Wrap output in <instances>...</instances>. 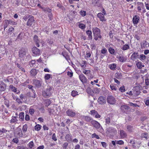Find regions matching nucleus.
Instances as JSON below:
<instances>
[{
    "mask_svg": "<svg viewBox=\"0 0 149 149\" xmlns=\"http://www.w3.org/2000/svg\"><path fill=\"white\" fill-rule=\"evenodd\" d=\"M128 109V107L125 105H122L120 107L121 110L123 111H125V109Z\"/></svg>",
    "mask_w": 149,
    "mask_h": 149,
    "instance_id": "obj_33",
    "label": "nucleus"
},
{
    "mask_svg": "<svg viewBox=\"0 0 149 149\" xmlns=\"http://www.w3.org/2000/svg\"><path fill=\"white\" fill-rule=\"evenodd\" d=\"M139 18L137 15H135L133 16V24H137L139 20Z\"/></svg>",
    "mask_w": 149,
    "mask_h": 149,
    "instance_id": "obj_15",
    "label": "nucleus"
},
{
    "mask_svg": "<svg viewBox=\"0 0 149 149\" xmlns=\"http://www.w3.org/2000/svg\"><path fill=\"white\" fill-rule=\"evenodd\" d=\"M14 30V28L12 27H9V29L8 31V32L10 34L12 33V32Z\"/></svg>",
    "mask_w": 149,
    "mask_h": 149,
    "instance_id": "obj_44",
    "label": "nucleus"
},
{
    "mask_svg": "<svg viewBox=\"0 0 149 149\" xmlns=\"http://www.w3.org/2000/svg\"><path fill=\"white\" fill-rule=\"evenodd\" d=\"M30 73L32 75L35 76L36 74L37 73V72L36 69H32L31 70Z\"/></svg>",
    "mask_w": 149,
    "mask_h": 149,
    "instance_id": "obj_34",
    "label": "nucleus"
},
{
    "mask_svg": "<svg viewBox=\"0 0 149 149\" xmlns=\"http://www.w3.org/2000/svg\"><path fill=\"white\" fill-rule=\"evenodd\" d=\"M82 70L83 73L86 75L88 76V78L89 79H92L93 77V75L91 74L90 73V70L83 69H82Z\"/></svg>",
    "mask_w": 149,
    "mask_h": 149,
    "instance_id": "obj_8",
    "label": "nucleus"
},
{
    "mask_svg": "<svg viewBox=\"0 0 149 149\" xmlns=\"http://www.w3.org/2000/svg\"><path fill=\"white\" fill-rule=\"evenodd\" d=\"M83 118L87 122H90L92 120H93L91 118L88 116H83Z\"/></svg>",
    "mask_w": 149,
    "mask_h": 149,
    "instance_id": "obj_22",
    "label": "nucleus"
},
{
    "mask_svg": "<svg viewBox=\"0 0 149 149\" xmlns=\"http://www.w3.org/2000/svg\"><path fill=\"white\" fill-rule=\"evenodd\" d=\"M116 142L117 144L119 145H122L124 143L123 141L121 140L116 141Z\"/></svg>",
    "mask_w": 149,
    "mask_h": 149,
    "instance_id": "obj_52",
    "label": "nucleus"
},
{
    "mask_svg": "<svg viewBox=\"0 0 149 149\" xmlns=\"http://www.w3.org/2000/svg\"><path fill=\"white\" fill-rule=\"evenodd\" d=\"M141 88L140 86H136L134 88L133 94L134 96H137L140 93V91Z\"/></svg>",
    "mask_w": 149,
    "mask_h": 149,
    "instance_id": "obj_7",
    "label": "nucleus"
},
{
    "mask_svg": "<svg viewBox=\"0 0 149 149\" xmlns=\"http://www.w3.org/2000/svg\"><path fill=\"white\" fill-rule=\"evenodd\" d=\"M106 99L104 97L102 96H100L98 99L97 101L98 103L101 104H105L106 102Z\"/></svg>",
    "mask_w": 149,
    "mask_h": 149,
    "instance_id": "obj_11",
    "label": "nucleus"
},
{
    "mask_svg": "<svg viewBox=\"0 0 149 149\" xmlns=\"http://www.w3.org/2000/svg\"><path fill=\"white\" fill-rule=\"evenodd\" d=\"M17 117H13L12 119L10 120V123H14L18 121V120L17 118Z\"/></svg>",
    "mask_w": 149,
    "mask_h": 149,
    "instance_id": "obj_32",
    "label": "nucleus"
},
{
    "mask_svg": "<svg viewBox=\"0 0 149 149\" xmlns=\"http://www.w3.org/2000/svg\"><path fill=\"white\" fill-rule=\"evenodd\" d=\"M116 65L115 63H112L109 65V68L112 70H114L116 69Z\"/></svg>",
    "mask_w": 149,
    "mask_h": 149,
    "instance_id": "obj_24",
    "label": "nucleus"
},
{
    "mask_svg": "<svg viewBox=\"0 0 149 149\" xmlns=\"http://www.w3.org/2000/svg\"><path fill=\"white\" fill-rule=\"evenodd\" d=\"M116 99L113 96H109L107 98V102L110 104H114L116 103Z\"/></svg>",
    "mask_w": 149,
    "mask_h": 149,
    "instance_id": "obj_6",
    "label": "nucleus"
},
{
    "mask_svg": "<svg viewBox=\"0 0 149 149\" xmlns=\"http://www.w3.org/2000/svg\"><path fill=\"white\" fill-rule=\"evenodd\" d=\"M24 114L23 112H21L19 114V118L21 120H23L24 118Z\"/></svg>",
    "mask_w": 149,
    "mask_h": 149,
    "instance_id": "obj_36",
    "label": "nucleus"
},
{
    "mask_svg": "<svg viewBox=\"0 0 149 149\" xmlns=\"http://www.w3.org/2000/svg\"><path fill=\"white\" fill-rule=\"evenodd\" d=\"M93 32L94 34V38L97 40L98 38H100L101 37L100 35V30L96 27L93 28Z\"/></svg>",
    "mask_w": 149,
    "mask_h": 149,
    "instance_id": "obj_2",
    "label": "nucleus"
},
{
    "mask_svg": "<svg viewBox=\"0 0 149 149\" xmlns=\"http://www.w3.org/2000/svg\"><path fill=\"white\" fill-rule=\"evenodd\" d=\"M136 65L137 68L139 69H141L144 67V65H143L142 63L140 62H138Z\"/></svg>",
    "mask_w": 149,
    "mask_h": 149,
    "instance_id": "obj_27",
    "label": "nucleus"
},
{
    "mask_svg": "<svg viewBox=\"0 0 149 149\" xmlns=\"http://www.w3.org/2000/svg\"><path fill=\"white\" fill-rule=\"evenodd\" d=\"M146 56L143 54H141L140 55L139 58V59L142 61H143L146 58Z\"/></svg>",
    "mask_w": 149,
    "mask_h": 149,
    "instance_id": "obj_35",
    "label": "nucleus"
},
{
    "mask_svg": "<svg viewBox=\"0 0 149 149\" xmlns=\"http://www.w3.org/2000/svg\"><path fill=\"white\" fill-rule=\"evenodd\" d=\"M143 4L142 3H140L139 6L138 7V9L139 10H141V9L143 8Z\"/></svg>",
    "mask_w": 149,
    "mask_h": 149,
    "instance_id": "obj_53",
    "label": "nucleus"
},
{
    "mask_svg": "<svg viewBox=\"0 0 149 149\" xmlns=\"http://www.w3.org/2000/svg\"><path fill=\"white\" fill-rule=\"evenodd\" d=\"M116 57L118 60H119L120 62H123L127 60L126 58L123 56H117Z\"/></svg>",
    "mask_w": 149,
    "mask_h": 149,
    "instance_id": "obj_17",
    "label": "nucleus"
},
{
    "mask_svg": "<svg viewBox=\"0 0 149 149\" xmlns=\"http://www.w3.org/2000/svg\"><path fill=\"white\" fill-rule=\"evenodd\" d=\"M66 113L68 116L73 117L75 116L76 113L74 112L71 110H68L66 111Z\"/></svg>",
    "mask_w": 149,
    "mask_h": 149,
    "instance_id": "obj_12",
    "label": "nucleus"
},
{
    "mask_svg": "<svg viewBox=\"0 0 149 149\" xmlns=\"http://www.w3.org/2000/svg\"><path fill=\"white\" fill-rule=\"evenodd\" d=\"M119 90L122 92H125V89L124 86H123L120 87Z\"/></svg>",
    "mask_w": 149,
    "mask_h": 149,
    "instance_id": "obj_59",
    "label": "nucleus"
},
{
    "mask_svg": "<svg viewBox=\"0 0 149 149\" xmlns=\"http://www.w3.org/2000/svg\"><path fill=\"white\" fill-rule=\"evenodd\" d=\"M86 61H82L81 62V64L80 65L81 66L82 68L86 66Z\"/></svg>",
    "mask_w": 149,
    "mask_h": 149,
    "instance_id": "obj_47",
    "label": "nucleus"
},
{
    "mask_svg": "<svg viewBox=\"0 0 149 149\" xmlns=\"http://www.w3.org/2000/svg\"><path fill=\"white\" fill-rule=\"evenodd\" d=\"M129 48V47L128 45H125L122 47V49L124 50H126L128 49Z\"/></svg>",
    "mask_w": 149,
    "mask_h": 149,
    "instance_id": "obj_45",
    "label": "nucleus"
},
{
    "mask_svg": "<svg viewBox=\"0 0 149 149\" xmlns=\"http://www.w3.org/2000/svg\"><path fill=\"white\" fill-rule=\"evenodd\" d=\"M79 27L82 29H84L85 28V25L83 24H79Z\"/></svg>",
    "mask_w": 149,
    "mask_h": 149,
    "instance_id": "obj_55",
    "label": "nucleus"
},
{
    "mask_svg": "<svg viewBox=\"0 0 149 149\" xmlns=\"http://www.w3.org/2000/svg\"><path fill=\"white\" fill-rule=\"evenodd\" d=\"M27 125L26 124H25L23 125L22 128V131L23 132H26L27 130Z\"/></svg>",
    "mask_w": 149,
    "mask_h": 149,
    "instance_id": "obj_42",
    "label": "nucleus"
},
{
    "mask_svg": "<svg viewBox=\"0 0 149 149\" xmlns=\"http://www.w3.org/2000/svg\"><path fill=\"white\" fill-rule=\"evenodd\" d=\"M141 135L143 137H144L146 139L147 138L148 136L147 133H143Z\"/></svg>",
    "mask_w": 149,
    "mask_h": 149,
    "instance_id": "obj_60",
    "label": "nucleus"
},
{
    "mask_svg": "<svg viewBox=\"0 0 149 149\" xmlns=\"http://www.w3.org/2000/svg\"><path fill=\"white\" fill-rule=\"evenodd\" d=\"M5 104L7 107H8L9 106V101L8 100H6L5 102Z\"/></svg>",
    "mask_w": 149,
    "mask_h": 149,
    "instance_id": "obj_61",
    "label": "nucleus"
},
{
    "mask_svg": "<svg viewBox=\"0 0 149 149\" xmlns=\"http://www.w3.org/2000/svg\"><path fill=\"white\" fill-rule=\"evenodd\" d=\"M54 109L56 110V107L53 105V106L49 110V112L50 114L55 115L59 113L60 111V109H59V110H57L56 111H55Z\"/></svg>",
    "mask_w": 149,
    "mask_h": 149,
    "instance_id": "obj_5",
    "label": "nucleus"
},
{
    "mask_svg": "<svg viewBox=\"0 0 149 149\" xmlns=\"http://www.w3.org/2000/svg\"><path fill=\"white\" fill-rule=\"evenodd\" d=\"M10 22H11V21L10 20H6L5 21L4 24V29L7 27L9 24H10Z\"/></svg>",
    "mask_w": 149,
    "mask_h": 149,
    "instance_id": "obj_23",
    "label": "nucleus"
},
{
    "mask_svg": "<svg viewBox=\"0 0 149 149\" xmlns=\"http://www.w3.org/2000/svg\"><path fill=\"white\" fill-rule=\"evenodd\" d=\"M109 53L111 54H113L115 52V50L114 49L111 47H110L109 49Z\"/></svg>",
    "mask_w": 149,
    "mask_h": 149,
    "instance_id": "obj_41",
    "label": "nucleus"
},
{
    "mask_svg": "<svg viewBox=\"0 0 149 149\" xmlns=\"http://www.w3.org/2000/svg\"><path fill=\"white\" fill-rule=\"evenodd\" d=\"M120 135L121 138H124L126 136V134L125 133L123 130L120 131Z\"/></svg>",
    "mask_w": 149,
    "mask_h": 149,
    "instance_id": "obj_28",
    "label": "nucleus"
},
{
    "mask_svg": "<svg viewBox=\"0 0 149 149\" xmlns=\"http://www.w3.org/2000/svg\"><path fill=\"white\" fill-rule=\"evenodd\" d=\"M41 127L40 125L39 124L37 125L35 127V129L38 131H39L40 130Z\"/></svg>",
    "mask_w": 149,
    "mask_h": 149,
    "instance_id": "obj_37",
    "label": "nucleus"
},
{
    "mask_svg": "<svg viewBox=\"0 0 149 149\" xmlns=\"http://www.w3.org/2000/svg\"><path fill=\"white\" fill-rule=\"evenodd\" d=\"M10 89L13 92H14L17 93V94H18L19 93V90L17 91L16 88L13 87V85H10Z\"/></svg>",
    "mask_w": 149,
    "mask_h": 149,
    "instance_id": "obj_21",
    "label": "nucleus"
},
{
    "mask_svg": "<svg viewBox=\"0 0 149 149\" xmlns=\"http://www.w3.org/2000/svg\"><path fill=\"white\" fill-rule=\"evenodd\" d=\"M145 81L146 85L148 86L149 84V79H146Z\"/></svg>",
    "mask_w": 149,
    "mask_h": 149,
    "instance_id": "obj_63",
    "label": "nucleus"
},
{
    "mask_svg": "<svg viewBox=\"0 0 149 149\" xmlns=\"http://www.w3.org/2000/svg\"><path fill=\"white\" fill-rule=\"evenodd\" d=\"M6 88V85L3 82L0 81V91H3Z\"/></svg>",
    "mask_w": 149,
    "mask_h": 149,
    "instance_id": "obj_20",
    "label": "nucleus"
},
{
    "mask_svg": "<svg viewBox=\"0 0 149 149\" xmlns=\"http://www.w3.org/2000/svg\"><path fill=\"white\" fill-rule=\"evenodd\" d=\"M90 114L93 116H94L97 113V112L94 110H93L90 111Z\"/></svg>",
    "mask_w": 149,
    "mask_h": 149,
    "instance_id": "obj_40",
    "label": "nucleus"
},
{
    "mask_svg": "<svg viewBox=\"0 0 149 149\" xmlns=\"http://www.w3.org/2000/svg\"><path fill=\"white\" fill-rule=\"evenodd\" d=\"M145 104L147 106L149 105V100H145Z\"/></svg>",
    "mask_w": 149,
    "mask_h": 149,
    "instance_id": "obj_64",
    "label": "nucleus"
},
{
    "mask_svg": "<svg viewBox=\"0 0 149 149\" xmlns=\"http://www.w3.org/2000/svg\"><path fill=\"white\" fill-rule=\"evenodd\" d=\"M52 78V75L49 74H46L44 76V78L45 80H48Z\"/></svg>",
    "mask_w": 149,
    "mask_h": 149,
    "instance_id": "obj_29",
    "label": "nucleus"
},
{
    "mask_svg": "<svg viewBox=\"0 0 149 149\" xmlns=\"http://www.w3.org/2000/svg\"><path fill=\"white\" fill-rule=\"evenodd\" d=\"M147 45V43L146 41H143L141 44V48L145 47Z\"/></svg>",
    "mask_w": 149,
    "mask_h": 149,
    "instance_id": "obj_39",
    "label": "nucleus"
},
{
    "mask_svg": "<svg viewBox=\"0 0 149 149\" xmlns=\"http://www.w3.org/2000/svg\"><path fill=\"white\" fill-rule=\"evenodd\" d=\"M107 133L108 134L112 135L116 134L117 132L116 130L111 127H109L106 130Z\"/></svg>",
    "mask_w": 149,
    "mask_h": 149,
    "instance_id": "obj_9",
    "label": "nucleus"
},
{
    "mask_svg": "<svg viewBox=\"0 0 149 149\" xmlns=\"http://www.w3.org/2000/svg\"><path fill=\"white\" fill-rule=\"evenodd\" d=\"M80 14L82 17H84L86 15V12L81 10L80 11Z\"/></svg>",
    "mask_w": 149,
    "mask_h": 149,
    "instance_id": "obj_48",
    "label": "nucleus"
},
{
    "mask_svg": "<svg viewBox=\"0 0 149 149\" xmlns=\"http://www.w3.org/2000/svg\"><path fill=\"white\" fill-rule=\"evenodd\" d=\"M52 139L55 141L57 140V138L55 134H53L52 136Z\"/></svg>",
    "mask_w": 149,
    "mask_h": 149,
    "instance_id": "obj_57",
    "label": "nucleus"
},
{
    "mask_svg": "<svg viewBox=\"0 0 149 149\" xmlns=\"http://www.w3.org/2000/svg\"><path fill=\"white\" fill-rule=\"evenodd\" d=\"M53 90L52 87H48L46 89L42 92V95L45 97H49L51 95Z\"/></svg>",
    "mask_w": 149,
    "mask_h": 149,
    "instance_id": "obj_3",
    "label": "nucleus"
},
{
    "mask_svg": "<svg viewBox=\"0 0 149 149\" xmlns=\"http://www.w3.org/2000/svg\"><path fill=\"white\" fill-rule=\"evenodd\" d=\"M34 84L38 87L40 86L41 85V83L38 80H35L34 81Z\"/></svg>",
    "mask_w": 149,
    "mask_h": 149,
    "instance_id": "obj_25",
    "label": "nucleus"
},
{
    "mask_svg": "<svg viewBox=\"0 0 149 149\" xmlns=\"http://www.w3.org/2000/svg\"><path fill=\"white\" fill-rule=\"evenodd\" d=\"M91 123L92 126L98 131L100 132H103V129L102 126H101L100 124L97 121L95 120H92L91 121Z\"/></svg>",
    "mask_w": 149,
    "mask_h": 149,
    "instance_id": "obj_1",
    "label": "nucleus"
},
{
    "mask_svg": "<svg viewBox=\"0 0 149 149\" xmlns=\"http://www.w3.org/2000/svg\"><path fill=\"white\" fill-rule=\"evenodd\" d=\"M32 53L36 55H39L40 54V50L36 47H33L32 49Z\"/></svg>",
    "mask_w": 149,
    "mask_h": 149,
    "instance_id": "obj_10",
    "label": "nucleus"
},
{
    "mask_svg": "<svg viewBox=\"0 0 149 149\" xmlns=\"http://www.w3.org/2000/svg\"><path fill=\"white\" fill-rule=\"evenodd\" d=\"M110 87L112 90L115 91L117 89V87L113 84H111L110 86Z\"/></svg>",
    "mask_w": 149,
    "mask_h": 149,
    "instance_id": "obj_38",
    "label": "nucleus"
},
{
    "mask_svg": "<svg viewBox=\"0 0 149 149\" xmlns=\"http://www.w3.org/2000/svg\"><path fill=\"white\" fill-rule=\"evenodd\" d=\"M29 111L30 114L32 115L35 112L34 110L31 107L30 108Z\"/></svg>",
    "mask_w": 149,
    "mask_h": 149,
    "instance_id": "obj_46",
    "label": "nucleus"
},
{
    "mask_svg": "<svg viewBox=\"0 0 149 149\" xmlns=\"http://www.w3.org/2000/svg\"><path fill=\"white\" fill-rule=\"evenodd\" d=\"M33 40L36 46L37 47H38L40 46V44H41L42 45H43L44 42L42 41L41 40L38 39V37L37 36H34Z\"/></svg>",
    "mask_w": 149,
    "mask_h": 149,
    "instance_id": "obj_4",
    "label": "nucleus"
},
{
    "mask_svg": "<svg viewBox=\"0 0 149 149\" xmlns=\"http://www.w3.org/2000/svg\"><path fill=\"white\" fill-rule=\"evenodd\" d=\"M107 52V49L105 48L102 49L101 51V52L103 54H105Z\"/></svg>",
    "mask_w": 149,
    "mask_h": 149,
    "instance_id": "obj_58",
    "label": "nucleus"
},
{
    "mask_svg": "<svg viewBox=\"0 0 149 149\" xmlns=\"http://www.w3.org/2000/svg\"><path fill=\"white\" fill-rule=\"evenodd\" d=\"M97 16L100 19V20L101 21H105L106 19L104 17V16L103 14L101 13H99L97 15Z\"/></svg>",
    "mask_w": 149,
    "mask_h": 149,
    "instance_id": "obj_16",
    "label": "nucleus"
},
{
    "mask_svg": "<svg viewBox=\"0 0 149 149\" xmlns=\"http://www.w3.org/2000/svg\"><path fill=\"white\" fill-rule=\"evenodd\" d=\"M78 95V92L76 91L73 90L72 91L71 95L73 97H75L76 95Z\"/></svg>",
    "mask_w": 149,
    "mask_h": 149,
    "instance_id": "obj_31",
    "label": "nucleus"
},
{
    "mask_svg": "<svg viewBox=\"0 0 149 149\" xmlns=\"http://www.w3.org/2000/svg\"><path fill=\"white\" fill-rule=\"evenodd\" d=\"M15 134L17 137L22 136V133L21 130L20 128L17 129L15 132Z\"/></svg>",
    "mask_w": 149,
    "mask_h": 149,
    "instance_id": "obj_13",
    "label": "nucleus"
},
{
    "mask_svg": "<svg viewBox=\"0 0 149 149\" xmlns=\"http://www.w3.org/2000/svg\"><path fill=\"white\" fill-rule=\"evenodd\" d=\"M29 147L31 148H32L34 146V143L32 141H31L29 143Z\"/></svg>",
    "mask_w": 149,
    "mask_h": 149,
    "instance_id": "obj_51",
    "label": "nucleus"
},
{
    "mask_svg": "<svg viewBox=\"0 0 149 149\" xmlns=\"http://www.w3.org/2000/svg\"><path fill=\"white\" fill-rule=\"evenodd\" d=\"M79 78L81 81L83 83H85L86 82L87 79L83 74H81L79 75Z\"/></svg>",
    "mask_w": 149,
    "mask_h": 149,
    "instance_id": "obj_14",
    "label": "nucleus"
},
{
    "mask_svg": "<svg viewBox=\"0 0 149 149\" xmlns=\"http://www.w3.org/2000/svg\"><path fill=\"white\" fill-rule=\"evenodd\" d=\"M72 135L71 134H68L65 137V139L67 141H70L71 140Z\"/></svg>",
    "mask_w": 149,
    "mask_h": 149,
    "instance_id": "obj_30",
    "label": "nucleus"
},
{
    "mask_svg": "<svg viewBox=\"0 0 149 149\" xmlns=\"http://www.w3.org/2000/svg\"><path fill=\"white\" fill-rule=\"evenodd\" d=\"M43 10L45 13L51 12V10L49 8H45L43 9Z\"/></svg>",
    "mask_w": 149,
    "mask_h": 149,
    "instance_id": "obj_43",
    "label": "nucleus"
},
{
    "mask_svg": "<svg viewBox=\"0 0 149 149\" xmlns=\"http://www.w3.org/2000/svg\"><path fill=\"white\" fill-rule=\"evenodd\" d=\"M34 21V17H31L28 19L27 25L28 26H31L33 24V22Z\"/></svg>",
    "mask_w": 149,
    "mask_h": 149,
    "instance_id": "obj_18",
    "label": "nucleus"
},
{
    "mask_svg": "<svg viewBox=\"0 0 149 149\" xmlns=\"http://www.w3.org/2000/svg\"><path fill=\"white\" fill-rule=\"evenodd\" d=\"M116 77L118 78L119 79L120 78L121 76V74L120 73H116L115 74Z\"/></svg>",
    "mask_w": 149,
    "mask_h": 149,
    "instance_id": "obj_54",
    "label": "nucleus"
},
{
    "mask_svg": "<svg viewBox=\"0 0 149 149\" xmlns=\"http://www.w3.org/2000/svg\"><path fill=\"white\" fill-rule=\"evenodd\" d=\"M26 52L24 49H21L19 52V56L21 58H22L25 56Z\"/></svg>",
    "mask_w": 149,
    "mask_h": 149,
    "instance_id": "obj_19",
    "label": "nucleus"
},
{
    "mask_svg": "<svg viewBox=\"0 0 149 149\" xmlns=\"http://www.w3.org/2000/svg\"><path fill=\"white\" fill-rule=\"evenodd\" d=\"M137 55V53H134L131 56V58L132 59H134L136 57Z\"/></svg>",
    "mask_w": 149,
    "mask_h": 149,
    "instance_id": "obj_56",
    "label": "nucleus"
},
{
    "mask_svg": "<svg viewBox=\"0 0 149 149\" xmlns=\"http://www.w3.org/2000/svg\"><path fill=\"white\" fill-rule=\"evenodd\" d=\"M92 137L93 138H96L97 139H100V138L95 133H94L92 135Z\"/></svg>",
    "mask_w": 149,
    "mask_h": 149,
    "instance_id": "obj_50",
    "label": "nucleus"
},
{
    "mask_svg": "<svg viewBox=\"0 0 149 149\" xmlns=\"http://www.w3.org/2000/svg\"><path fill=\"white\" fill-rule=\"evenodd\" d=\"M100 92V89L97 88H94L93 90V93H96V94H98Z\"/></svg>",
    "mask_w": 149,
    "mask_h": 149,
    "instance_id": "obj_49",
    "label": "nucleus"
},
{
    "mask_svg": "<svg viewBox=\"0 0 149 149\" xmlns=\"http://www.w3.org/2000/svg\"><path fill=\"white\" fill-rule=\"evenodd\" d=\"M86 34L88 35V38L90 40L92 39V35L91 31L90 30H88L86 32Z\"/></svg>",
    "mask_w": 149,
    "mask_h": 149,
    "instance_id": "obj_26",
    "label": "nucleus"
},
{
    "mask_svg": "<svg viewBox=\"0 0 149 149\" xmlns=\"http://www.w3.org/2000/svg\"><path fill=\"white\" fill-rule=\"evenodd\" d=\"M19 140L17 138H15L13 140V141L15 143H17L18 142Z\"/></svg>",
    "mask_w": 149,
    "mask_h": 149,
    "instance_id": "obj_62",
    "label": "nucleus"
}]
</instances>
